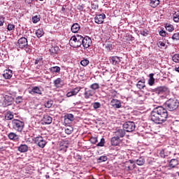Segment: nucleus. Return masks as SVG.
<instances>
[{
  "mask_svg": "<svg viewBox=\"0 0 179 179\" xmlns=\"http://www.w3.org/2000/svg\"><path fill=\"white\" fill-rule=\"evenodd\" d=\"M136 87H138V89H140V90H141V89H145V87H146V85H145V79L140 80L137 83Z\"/></svg>",
  "mask_w": 179,
  "mask_h": 179,
  "instance_id": "23",
  "label": "nucleus"
},
{
  "mask_svg": "<svg viewBox=\"0 0 179 179\" xmlns=\"http://www.w3.org/2000/svg\"><path fill=\"white\" fill-rule=\"evenodd\" d=\"M105 17L106 14H99L96 15L94 17L95 23H97V24H102V23H104Z\"/></svg>",
  "mask_w": 179,
  "mask_h": 179,
  "instance_id": "11",
  "label": "nucleus"
},
{
  "mask_svg": "<svg viewBox=\"0 0 179 179\" xmlns=\"http://www.w3.org/2000/svg\"><path fill=\"white\" fill-rule=\"evenodd\" d=\"M12 127L15 131H17V132H22V131H23V128H24V122L19 120L14 119L12 121Z\"/></svg>",
  "mask_w": 179,
  "mask_h": 179,
  "instance_id": "4",
  "label": "nucleus"
},
{
  "mask_svg": "<svg viewBox=\"0 0 179 179\" xmlns=\"http://www.w3.org/2000/svg\"><path fill=\"white\" fill-rule=\"evenodd\" d=\"M73 132V127L72 126H67L65 128V133L67 134V135H71Z\"/></svg>",
  "mask_w": 179,
  "mask_h": 179,
  "instance_id": "32",
  "label": "nucleus"
},
{
  "mask_svg": "<svg viewBox=\"0 0 179 179\" xmlns=\"http://www.w3.org/2000/svg\"><path fill=\"white\" fill-rule=\"evenodd\" d=\"M178 176H179V172H178Z\"/></svg>",
  "mask_w": 179,
  "mask_h": 179,
  "instance_id": "63",
  "label": "nucleus"
},
{
  "mask_svg": "<svg viewBox=\"0 0 179 179\" xmlns=\"http://www.w3.org/2000/svg\"><path fill=\"white\" fill-rule=\"evenodd\" d=\"M113 93L115 94L117 93V92L114 91Z\"/></svg>",
  "mask_w": 179,
  "mask_h": 179,
  "instance_id": "62",
  "label": "nucleus"
},
{
  "mask_svg": "<svg viewBox=\"0 0 179 179\" xmlns=\"http://www.w3.org/2000/svg\"><path fill=\"white\" fill-rule=\"evenodd\" d=\"M35 143L39 146V148H44L45 146V141L42 136L35 138Z\"/></svg>",
  "mask_w": 179,
  "mask_h": 179,
  "instance_id": "10",
  "label": "nucleus"
},
{
  "mask_svg": "<svg viewBox=\"0 0 179 179\" xmlns=\"http://www.w3.org/2000/svg\"><path fill=\"white\" fill-rule=\"evenodd\" d=\"M72 33H78L80 30V25L78 23H74L71 28Z\"/></svg>",
  "mask_w": 179,
  "mask_h": 179,
  "instance_id": "21",
  "label": "nucleus"
},
{
  "mask_svg": "<svg viewBox=\"0 0 179 179\" xmlns=\"http://www.w3.org/2000/svg\"><path fill=\"white\" fill-rule=\"evenodd\" d=\"M158 47H159L160 48H163V47H166V43H164V42L163 41H159L158 43Z\"/></svg>",
  "mask_w": 179,
  "mask_h": 179,
  "instance_id": "52",
  "label": "nucleus"
},
{
  "mask_svg": "<svg viewBox=\"0 0 179 179\" xmlns=\"http://www.w3.org/2000/svg\"><path fill=\"white\" fill-rule=\"evenodd\" d=\"M54 83L56 87H61L62 86V79L59 78L54 81Z\"/></svg>",
  "mask_w": 179,
  "mask_h": 179,
  "instance_id": "29",
  "label": "nucleus"
},
{
  "mask_svg": "<svg viewBox=\"0 0 179 179\" xmlns=\"http://www.w3.org/2000/svg\"><path fill=\"white\" fill-rule=\"evenodd\" d=\"M153 76H155V73H150V78L148 80V85L150 86H153L155 85V78H153Z\"/></svg>",
  "mask_w": 179,
  "mask_h": 179,
  "instance_id": "25",
  "label": "nucleus"
},
{
  "mask_svg": "<svg viewBox=\"0 0 179 179\" xmlns=\"http://www.w3.org/2000/svg\"><path fill=\"white\" fill-rule=\"evenodd\" d=\"M166 34H167V33L166 32V31H159V35L162 36V37H166Z\"/></svg>",
  "mask_w": 179,
  "mask_h": 179,
  "instance_id": "53",
  "label": "nucleus"
},
{
  "mask_svg": "<svg viewBox=\"0 0 179 179\" xmlns=\"http://www.w3.org/2000/svg\"><path fill=\"white\" fill-rule=\"evenodd\" d=\"M136 163L138 166H143L145 164V157H141L136 160Z\"/></svg>",
  "mask_w": 179,
  "mask_h": 179,
  "instance_id": "27",
  "label": "nucleus"
},
{
  "mask_svg": "<svg viewBox=\"0 0 179 179\" xmlns=\"http://www.w3.org/2000/svg\"><path fill=\"white\" fill-rule=\"evenodd\" d=\"M49 51L50 52V54L52 55H54V54H57L58 51H59V48L58 47H52L50 49H49Z\"/></svg>",
  "mask_w": 179,
  "mask_h": 179,
  "instance_id": "31",
  "label": "nucleus"
},
{
  "mask_svg": "<svg viewBox=\"0 0 179 179\" xmlns=\"http://www.w3.org/2000/svg\"><path fill=\"white\" fill-rule=\"evenodd\" d=\"M115 135L117 138H124L125 136V130L122 129H119L115 131Z\"/></svg>",
  "mask_w": 179,
  "mask_h": 179,
  "instance_id": "15",
  "label": "nucleus"
},
{
  "mask_svg": "<svg viewBox=\"0 0 179 179\" xmlns=\"http://www.w3.org/2000/svg\"><path fill=\"white\" fill-rule=\"evenodd\" d=\"M39 1H43V0H39Z\"/></svg>",
  "mask_w": 179,
  "mask_h": 179,
  "instance_id": "64",
  "label": "nucleus"
},
{
  "mask_svg": "<svg viewBox=\"0 0 179 179\" xmlns=\"http://www.w3.org/2000/svg\"><path fill=\"white\" fill-rule=\"evenodd\" d=\"M34 0H25L26 3H31Z\"/></svg>",
  "mask_w": 179,
  "mask_h": 179,
  "instance_id": "57",
  "label": "nucleus"
},
{
  "mask_svg": "<svg viewBox=\"0 0 179 179\" xmlns=\"http://www.w3.org/2000/svg\"><path fill=\"white\" fill-rule=\"evenodd\" d=\"M166 30H168V31H173L174 30V27H173L172 24L166 25Z\"/></svg>",
  "mask_w": 179,
  "mask_h": 179,
  "instance_id": "47",
  "label": "nucleus"
},
{
  "mask_svg": "<svg viewBox=\"0 0 179 179\" xmlns=\"http://www.w3.org/2000/svg\"><path fill=\"white\" fill-rule=\"evenodd\" d=\"M12 101H13V97L11 96L6 95L4 98L5 106H10V104H12Z\"/></svg>",
  "mask_w": 179,
  "mask_h": 179,
  "instance_id": "20",
  "label": "nucleus"
},
{
  "mask_svg": "<svg viewBox=\"0 0 179 179\" xmlns=\"http://www.w3.org/2000/svg\"><path fill=\"white\" fill-rule=\"evenodd\" d=\"M62 10H65V8L63 7V8H62Z\"/></svg>",
  "mask_w": 179,
  "mask_h": 179,
  "instance_id": "61",
  "label": "nucleus"
},
{
  "mask_svg": "<svg viewBox=\"0 0 179 179\" xmlns=\"http://www.w3.org/2000/svg\"><path fill=\"white\" fill-rule=\"evenodd\" d=\"M178 101L177 99H169L166 102V108L169 111H174L178 108Z\"/></svg>",
  "mask_w": 179,
  "mask_h": 179,
  "instance_id": "3",
  "label": "nucleus"
},
{
  "mask_svg": "<svg viewBox=\"0 0 179 179\" xmlns=\"http://www.w3.org/2000/svg\"><path fill=\"white\" fill-rule=\"evenodd\" d=\"M129 162L131 164H134V163H136V161L134 160H129Z\"/></svg>",
  "mask_w": 179,
  "mask_h": 179,
  "instance_id": "59",
  "label": "nucleus"
},
{
  "mask_svg": "<svg viewBox=\"0 0 179 179\" xmlns=\"http://www.w3.org/2000/svg\"><path fill=\"white\" fill-rule=\"evenodd\" d=\"M107 156H101L98 159V160L101 162H107Z\"/></svg>",
  "mask_w": 179,
  "mask_h": 179,
  "instance_id": "50",
  "label": "nucleus"
},
{
  "mask_svg": "<svg viewBox=\"0 0 179 179\" xmlns=\"http://www.w3.org/2000/svg\"><path fill=\"white\" fill-rule=\"evenodd\" d=\"M47 131L48 132L49 135L54 132V129L52 127L50 128V129H47Z\"/></svg>",
  "mask_w": 179,
  "mask_h": 179,
  "instance_id": "54",
  "label": "nucleus"
},
{
  "mask_svg": "<svg viewBox=\"0 0 179 179\" xmlns=\"http://www.w3.org/2000/svg\"><path fill=\"white\" fill-rule=\"evenodd\" d=\"M155 92L157 94H167L169 89L166 86H161L155 88Z\"/></svg>",
  "mask_w": 179,
  "mask_h": 179,
  "instance_id": "8",
  "label": "nucleus"
},
{
  "mask_svg": "<svg viewBox=\"0 0 179 179\" xmlns=\"http://www.w3.org/2000/svg\"><path fill=\"white\" fill-rule=\"evenodd\" d=\"M160 3V0H150V6L151 8H157Z\"/></svg>",
  "mask_w": 179,
  "mask_h": 179,
  "instance_id": "24",
  "label": "nucleus"
},
{
  "mask_svg": "<svg viewBox=\"0 0 179 179\" xmlns=\"http://www.w3.org/2000/svg\"><path fill=\"white\" fill-rule=\"evenodd\" d=\"M82 90L81 87H77L66 94V97H72V96H76Z\"/></svg>",
  "mask_w": 179,
  "mask_h": 179,
  "instance_id": "12",
  "label": "nucleus"
},
{
  "mask_svg": "<svg viewBox=\"0 0 179 179\" xmlns=\"http://www.w3.org/2000/svg\"><path fill=\"white\" fill-rule=\"evenodd\" d=\"M135 128V122H134L129 121L123 124V129H124L126 132H134Z\"/></svg>",
  "mask_w": 179,
  "mask_h": 179,
  "instance_id": "5",
  "label": "nucleus"
},
{
  "mask_svg": "<svg viewBox=\"0 0 179 179\" xmlns=\"http://www.w3.org/2000/svg\"><path fill=\"white\" fill-rule=\"evenodd\" d=\"M173 19V22H176V23H179V11L175 12Z\"/></svg>",
  "mask_w": 179,
  "mask_h": 179,
  "instance_id": "34",
  "label": "nucleus"
},
{
  "mask_svg": "<svg viewBox=\"0 0 179 179\" xmlns=\"http://www.w3.org/2000/svg\"><path fill=\"white\" fill-rule=\"evenodd\" d=\"M81 45H83L85 49L89 48V47L92 45V38L89 36H81Z\"/></svg>",
  "mask_w": 179,
  "mask_h": 179,
  "instance_id": "6",
  "label": "nucleus"
},
{
  "mask_svg": "<svg viewBox=\"0 0 179 179\" xmlns=\"http://www.w3.org/2000/svg\"><path fill=\"white\" fill-rule=\"evenodd\" d=\"M27 38L25 37H22L17 41V48H20L21 50H23L24 47H27Z\"/></svg>",
  "mask_w": 179,
  "mask_h": 179,
  "instance_id": "7",
  "label": "nucleus"
},
{
  "mask_svg": "<svg viewBox=\"0 0 179 179\" xmlns=\"http://www.w3.org/2000/svg\"><path fill=\"white\" fill-rule=\"evenodd\" d=\"M121 59H122V57L117 56H113L110 57V61L112 63V65H120Z\"/></svg>",
  "mask_w": 179,
  "mask_h": 179,
  "instance_id": "13",
  "label": "nucleus"
},
{
  "mask_svg": "<svg viewBox=\"0 0 179 179\" xmlns=\"http://www.w3.org/2000/svg\"><path fill=\"white\" fill-rule=\"evenodd\" d=\"M24 48L26 52H27L28 54H30V52H31V48H30V46H29V43Z\"/></svg>",
  "mask_w": 179,
  "mask_h": 179,
  "instance_id": "48",
  "label": "nucleus"
},
{
  "mask_svg": "<svg viewBox=\"0 0 179 179\" xmlns=\"http://www.w3.org/2000/svg\"><path fill=\"white\" fill-rule=\"evenodd\" d=\"M31 22H33V23H37L38 22H40V17L36 15L32 17Z\"/></svg>",
  "mask_w": 179,
  "mask_h": 179,
  "instance_id": "45",
  "label": "nucleus"
},
{
  "mask_svg": "<svg viewBox=\"0 0 179 179\" xmlns=\"http://www.w3.org/2000/svg\"><path fill=\"white\" fill-rule=\"evenodd\" d=\"M100 85L99 83H94L90 85V89H92V90H97V89H99Z\"/></svg>",
  "mask_w": 179,
  "mask_h": 179,
  "instance_id": "38",
  "label": "nucleus"
},
{
  "mask_svg": "<svg viewBox=\"0 0 179 179\" xmlns=\"http://www.w3.org/2000/svg\"><path fill=\"white\" fill-rule=\"evenodd\" d=\"M13 75V71L10 69H6L3 71V76L4 79H10Z\"/></svg>",
  "mask_w": 179,
  "mask_h": 179,
  "instance_id": "14",
  "label": "nucleus"
},
{
  "mask_svg": "<svg viewBox=\"0 0 179 179\" xmlns=\"http://www.w3.org/2000/svg\"><path fill=\"white\" fill-rule=\"evenodd\" d=\"M140 34H141V36H143L144 37H146L149 35V31H148V29H144L140 31Z\"/></svg>",
  "mask_w": 179,
  "mask_h": 179,
  "instance_id": "40",
  "label": "nucleus"
},
{
  "mask_svg": "<svg viewBox=\"0 0 179 179\" xmlns=\"http://www.w3.org/2000/svg\"><path fill=\"white\" fill-rule=\"evenodd\" d=\"M104 143H106V141L104 140L103 138H102L100 141L99 143H98V144L96 145V146H101L103 147L104 146Z\"/></svg>",
  "mask_w": 179,
  "mask_h": 179,
  "instance_id": "46",
  "label": "nucleus"
},
{
  "mask_svg": "<svg viewBox=\"0 0 179 179\" xmlns=\"http://www.w3.org/2000/svg\"><path fill=\"white\" fill-rule=\"evenodd\" d=\"M75 120V116L72 113H67L64 115V120L72 122Z\"/></svg>",
  "mask_w": 179,
  "mask_h": 179,
  "instance_id": "22",
  "label": "nucleus"
},
{
  "mask_svg": "<svg viewBox=\"0 0 179 179\" xmlns=\"http://www.w3.org/2000/svg\"><path fill=\"white\" fill-rule=\"evenodd\" d=\"M5 23V18L3 16L0 15V27L2 26Z\"/></svg>",
  "mask_w": 179,
  "mask_h": 179,
  "instance_id": "51",
  "label": "nucleus"
},
{
  "mask_svg": "<svg viewBox=\"0 0 179 179\" xmlns=\"http://www.w3.org/2000/svg\"><path fill=\"white\" fill-rule=\"evenodd\" d=\"M175 71H176V72H179V66H178V67H176V68H175Z\"/></svg>",
  "mask_w": 179,
  "mask_h": 179,
  "instance_id": "58",
  "label": "nucleus"
},
{
  "mask_svg": "<svg viewBox=\"0 0 179 179\" xmlns=\"http://www.w3.org/2000/svg\"><path fill=\"white\" fill-rule=\"evenodd\" d=\"M50 72L53 73H59L61 71V67L59 66H53L49 69Z\"/></svg>",
  "mask_w": 179,
  "mask_h": 179,
  "instance_id": "26",
  "label": "nucleus"
},
{
  "mask_svg": "<svg viewBox=\"0 0 179 179\" xmlns=\"http://www.w3.org/2000/svg\"><path fill=\"white\" fill-rule=\"evenodd\" d=\"M15 103L16 104H21V103H23V96H19L15 98Z\"/></svg>",
  "mask_w": 179,
  "mask_h": 179,
  "instance_id": "35",
  "label": "nucleus"
},
{
  "mask_svg": "<svg viewBox=\"0 0 179 179\" xmlns=\"http://www.w3.org/2000/svg\"><path fill=\"white\" fill-rule=\"evenodd\" d=\"M29 94H41V90L38 87H34L32 89L29 90Z\"/></svg>",
  "mask_w": 179,
  "mask_h": 179,
  "instance_id": "17",
  "label": "nucleus"
},
{
  "mask_svg": "<svg viewBox=\"0 0 179 179\" xmlns=\"http://www.w3.org/2000/svg\"><path fill=\"white\" fill-rule=\"evenodd\" d=\"M91 142L92 143H97V138H91Z\"/></svg>",
  "mask_w": 179,
  "mask_h": 179,
  "instance_id": "55",
  "label": "nucleus"
},
{
  "mask_svg": "<svg viewBox=\"0 0 179 179\" xmlns=\"http://www.w3.org/2000/svg\"><path fill=\"white\" fill-rule=\"evenodd\" d=\"M70 45L73 47V48H79L82 45V36L77 35L76 36H73L71 38Z\"/></svg>",
  "mask_w": 179,
  "mask_h": 179,
  "instance_id": "2",
  "label": "nucleus"
},
{
  "mask_svg": "<svg viewBox=\"0 0 179 179\" xmlns=\"http://www.w3.org/2000/svg\"><path fill=\"white\" fill-rule=\"evenodd\" d=\"M121 143V140L120 138L117 137L116 136L113 137L110 140V143L112 146H118L120 143Z\"/></svg>",
  "mask_w": 179,
  "mask_h": 179,
  "instance_id": "16",
  "label": "nucleus"
},
{
  "mask_svg": "<svg viewBox=\"0 0 179 179\" xmlns=\"http://www.w3.org/2000/svg\"><path fill=\"white\" fill-rule=\"evenodd\" d=\"M178 164V161L176 159H173L169 162V167H171V169H174V167H176V166H177Z\"/></svg>",
  "mask_w": 179,
  "mask_h": 179,
  "instance_id": "28",
  "label": "nucleus"
},
{
  "mask_svg": "<svg viewBox=\"0 0 179 179\" xmlns=\"http://www.w3.org/2000/svg\"><path fill=\"white\" fill-rule=\"evenodd\" d=\"M85 99H89L91 96H93V91L87 90V88H85Z\"/></svg>",
  "mask_w": 179,
  "mask_h": 179,
  "instance_id": "30",
  "label": "nucleus"
},
{
  "mask_svg": "<svg viewBox=\"0 0 179 179\" xmlns=\"http://www.w3.org/2000/svg\"><path fill=\"white\" fill-rule=\"evenodd\" d=\"M151 121L155 124H163L167 121L169 113L163 106H157L151 112Z\"/></svg>",
  "mask_w": 179,
  "mask_h": 179,
  "instance_id": "1",
  "label": "nucleus"
},
{
  "mask_svg": "<svg viewBox=\"0 0 179 179\" xmlns=\"http://www.w3.org/2000/svg\"><path fill=\"white\" fill-rule=\"evenodd\" d=\"M37 64H38V60L35 61V64L37 65Z\"/></svg>",
  "mask_w": 179,
  "mask_h": 179,
  "instance_id": "60",
  "label": "nucleus"
},
{
  "mask_svg": "<svg viewBox=\"0 0 179 179\" xmlns=\"http://www.w3.org/2000/svg\"><path fill=\"white\" fill-rule=\"evenodd\" d=\"M51 122H52V117H51V116H46L45 117V124H51Z\"/></svg>",
  "mask_w": 179,
  "mask_h": 179,
  "instance_id": "39",
  "label": "nucleus"
},
{
  "mask_svg": "<svg viewBox=\"0 0 179 179\" xmlns=\"http://www.w3.org/2000/svg\"><path fill=\"white\" fill-rule=\"evenodd\" d=\"M7 30H8V31H11V30H15V24H8L7 27Z\"/></svg>",
  "mask_w": 179,
  "mask_h": 179,
  "instance_id": "44",
  "label": "nucleus"
},
{
  "mask_svg": "<svg viewBox=\"0 0 179 179\" xmlns=\"http://www.w3.org/2000/svg\"><path fill=\"white\" fill-rule=\"evenodd\" d=\"M173 40H179V32L174 34L172 36Z\"/></svg>",
  "mask_w": 179,
  "mask_h": 179,
  "instance_id": "49",
  "label": "nucleus"
},
{
  "mask_svg": "<svg viewBox=\"0 0 179 179\" xmlns=\"http://www.w3.org/2000/svg\"><path fill=\"white\" fill-rule=\"evenodd\" d=\"M8 136L10 141H14L15 142H17V141H19V136L16 134V133L10 132L8 134Z\"/></svg>",
  "mask_w": 179,
  "mask_h": 179,
  "instance_id": "19",
  "label": "nucleus"
},
{
  "mask_svg": "<svg viewBox=\"0 0 179 179\" xmlns=\"http://www.w3.org/2000/svg\"><path fill=\"white\" fill-rule=\"evenodd\" d=\"M110 106L113 108H121L122 107V103L118 99H113L110 101Z\"/></svg>",
  "mask_w": 179,
  "mask_h": 179,
  "instance_id": "9",
  "label": "nucleus"
},
{
  "mask_svg": "<svg viewBox=\"0 0 179 179\" xmlns=\"http://www.w3.org/2000/svg\"><path fill=\"white\" fill-rule=\"evenodd\" d=\"M52 103H53L52 100L48 101L46 102L45 108H51V107H52Z\"/></svg>",
  "mask_w": 179,
  "mask_h": 179,
  "instance_id": "43",
  "label": "nucleus"
},
{
  "mask_svg": "<svg viewBox=\"0 0 179 179\" xmlns=\"http://www.w3.org/2000/svg\"><path fill=\"white\" fill-rule=\"evenodd\" d=\"M27 150H29V146L26 144H21L18 147V152H20V153H26Z\"/></svg>",
  "mask_w": 179,
  "mask_h": 179,
  "instance_id": "18",
  "label": "nucleus"
},
{
  "mask_svg": "<svg viewBox=\"0 0 179 179\" xmlns=\"http://www.w3.org/2000/svg\"><path fill=\"white\" fill-rule=\"evenodd\" d=\"M92 107L94 110H97V108L101 107V103H100V102H94L92 103Z\"/></svg>",
  "mask_w": 179,
  "mask_h": 179,
  "instance_id": "37",
  "label": "nucleus"
},
{
  "mask_svg": "<svg viewBox=\"0 0 179 179\" xmlns=\"http://www.w3.org/2000/svg\"><path fill=\"white\" fill-rule=\"evenodd\" d=\"M172 60L173 62H179V54H176L172 57Z\"/></svg>",
  "mask_w": 179,
  "mask_h": 179,
  "instance_id": "41",
  "label": "nucleus"
},
{
  "mask_svg": "<svg viewBox=\"0 0 179 179\" xmlns=\"http://www.w3.org/2000/svg\"><path fill=\"white\" fill-rule=\"evenodd\" d=\"M36 34L37 37L40 38V37H43V36H44V31L43 30V29H39L36 31Z\"/></svg>",
  "mask_w": 179,
  "mask_h": 179,
  "instance_id": "33",
  "label": "nucleus"
},
{
  "mask_svg": "<svg viewBox=\"0 0 179 179\" xmlns=\"http://www.w3.org/2000/svg\"><path fill=\"white\" fill-rule=\"evenodd\" d=\"M89 60L88 59H83L80 62V64L83 66H87L89 65Z\"/></svg>",
  "mask_w": 179,
  "mask_h": 179,
  "instance_id": "42",
  "label": "nucleus"
},
{
  "mask_svg": "<svg viewBox=\"0 0 179 179\" xmlns=\"http://www.w3.org/2000/svg\"><path fill=\"white\" fill-rule=\"evenodd\" d=\"M6 120L8 121L10 120H13V114H12L10 112L7 113V114L5 116Z\"/></svg>",
  "mask_w": 179,
  "mask_h": 179,
  "instance_id": "36",
  "label": "nucleus"
},
{
  "mask_svg": "<svg viewBox=\"0 0 179 179\" xmlns=\"http://www.w3.org/2000/svg\"><path fill=\"white\" fill-rule=\"evenodd\" d=\"M161 157H166V155H164V150H162L159 153Z\"/></svg>",
  "mask_w": 179,
  "mask_h": 179,
  "instance_id": "56",
  "label": "nucleus"
}]
</instances>
